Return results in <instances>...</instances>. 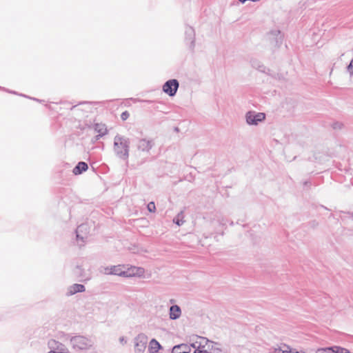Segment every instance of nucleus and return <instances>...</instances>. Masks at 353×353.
<instances>
[{
  "mask_svg": "<svg viewBox=\"0 0 353 353\" xmlns=\"http://www.w3.org/2000/svg\"><path fill=\"white\" fill-rule=\"evenodd\" d=\"M100 272L104 274H112L123 277H130L141 275L144 270L141 268L132 267L128 270H123V265H117L108 267H101Z\"/></svg>",
  "mask_w": 353,
  "mask_h": 353,
  "instance_id": "1",
  "label": "nucleus"
},
{
  "mask_svg": "<svg viewBox=\"0 0 353 353\" xmlns=\"http://www.w3.org/2000/svg\"><path fill=\"white\" fill-rule=\"evenodd\" d=\"M130 139L123 136L117 134L114 138V151L116 155L123 159L127 160L129 157Z\"/></svg>",
  "mask_w": 353,
  "mask_h": 353,
  "instance_id": "2",
  "label": "nucleus"
},
{
  "mask_svg": "<svg viewBox=\"0 0 353 353\" xmlns=\"http://www.w3.org/2000/svg\"><path fill=\"white\" fill-rule=\"evenodd\" d=\"M66 339L70 341L73 350L76 351H83L90 350L93 344V341L88 337L83 335H76L72 336L69 334L65 335Z\"/></svg>",
  "mask_w": 353,
  "mask_h": 353,
  "instance_id": "3",
  "label": "nucleus"
},
{
  "mask_svg": "<svg viewBox=\"0 0 353 353\" xmlns=\"http://www.w3.org/2000/svg\"><path fill=\"white\" fill-rule=\"evenodd\" d=\"M148 338L143 333L138 334L134 339L135 353H143L148 343Z\"/></svg>",
  "mask_w": 353,
  "mask_h": 353,
  "instance_id": "4",
  "label": "nucleus"
},
{
  "mask_svg": "<svg viewBox=\"0 0 353 353\" xmlns=\"http://www.w3.org/2000/svg\"><path fill=\"white\" fill-rule=\"evenodd\" d=\"M265 119V114L262 112H255L249 111L245 114L246 122L248 125H256L259 122L263 121Z\"/></svg>",
  "mask_w": 353,
  "mask_h": 353,
  "instance_id": "5",
  "label": "nucleus"
},
{
  "mask_svg": "<svg viewBox=\"0 0 353 353\" xmlns=\"http://www.w3.org/2000/svg\"><path fill=\"white\" fill-rule=\"evenodd\" d=\"M179 87V83L176 79H170L167 81L163 85V91L170 97H174Z\"/></svg>",
  "mask_w": 353,
  "mask_h": 353,
  "instance_id": "6",
  "label": "nucleus"
},
{
  "mask_svg": "<svg viewBox=\"0 0 353 353\" xmlns=\"http://www.w3.org/2000/svg\"><path fill=\"white\" fill-rule=\"evenodd\" d=\"M185 41L189 48L193 51L195 47V32L192 27L186 26L185 30Z\"/></svg>",
  "mask_w": 353,
  "mask_h": 353,
  "instance_id": "7",
  "label": "nucleus"
},
{
  "mask_svg": "<svg viewBox=\"0 0 353 353\" xmlns=\"http://www.w3.org/2000/svg\"><path fill=\"white\" fill-rule=\"evenodd\" d=\"M154 142L152 140H148L146 139H141L138 141L137 147V149L141 152H149L150 150L154 146Z\"/></svg>",
  "mask_w": 353,
  "mask_h": 353,
  "instance_id": "8",
  "label": "nucleus"
},
{
  "mask_svg": "<svg viewBox=\"0 0 353 353\" xmlns=\"http://www.w3.org/2000/svg\"><path fill=\"white\" fill-rule=\"evenodd\" d=\"M205 341V345H207L206 350L209 352V353H222L223 350L221 348V345L217 342H214L210 341L209 339H203Z\"/></svg>",
  "mask_w": 353,
  "mask_h": 353,
  "instance_id": "9",
  "label": "nucleus"
},
{
  "mask_svg": "<svg viewBox=\"0 0 353 353\" xmlns=\"http://www.w3.org/2000/svg\"><path fill=\"white\" fill-rule=\"evenodd\" d=\"M88 233V226L87 224H81L78 226L76 230V236L77 240L84 241L87 239V234Z\"/></svg>",
  "mask_w": 353,
  "mask_h": 353,
  "instance_id": "10",
  "label": "nucleus"
},
{
  "mask_svg": "<svg viewBox=\"0 0 353 353\" xmlns=\"http://www.w3.org/2000/svg\"><path fill=\"white\" fill-rule=\"evenodd\" d=\"M94 130L98 134L94 137V141H98L101 137L108 133L106 125L103 123H94Z\"/></svg>",
  "mask_w": 353,
  "mask_h": 353,
  "instance_id": "11",
  "label": "nucleus"
},
{
  "mask_svg": "<svg viewBox=\"0 0 353 353\" xmlns=\"http://www.w3.org/2000/svg\"><path fill=\"white\" fill-rule=\"evenodd\" d=\"M191 346L194 347V345H188L185 343L174 345L172 347V353H190Z\"/></svg>",
  "mask_w": 353,
  "mask_h": 353,
  "instance_id": "12",
  "label": "nucleus"
},
{
  "mask_svg": "<svg viewBox=\"0 0 353 353\" xmlns=\"http://www.w3.org/2000/svg\"><path fill=\"white\" fill-rule=\"evenodd\" d=\"M85 288L82 284L75 283L68 287L66 292L67 296H72L77 292H85Z\"/></svg>",
  "mask_w": 353,
  "mask_h": 353,
  "instance_id": "13",
  "label": "nucleus"
},
{
  "mask_svg": "<svg viewBox=\"0 0 353 353\" xmlns=\"http://www.w3.org/2000/svg\"><path fill=\"white\" fill-rule=\"evenodd\" d=\"M181 315V307L177 305H173L170 307L169 316L172 320L178 319Z\"/></svg>",
  "mask_w": 353,
  "mask_h": 353,
  "instance_id": "14",
  "label": "nucleus"
},
{
  "mask_svg": "<svg viewBox=\"0 0 353 353\" xmlns=\"http://www.w3.org/2000/svg\"><path fill=\"white\" fill-rule=\"evenodd\" d=\"M162 347L161 344L154 339H152L150 343L148 346V352L150 353H157L158 351L161 349Z\"/></svg>",
  "mask_w": 353,
  "mask_h": 353,
  "instance_id": "15",
  "label": "nucleus"
},
{
  "mask_svg": "<svg viewBox=\"0 0 353 353\" xmlns=\"http://www.w3.org/2000/svg\"><path fill=\"white\" fill-rule=\"evenodd\" d=\"M49 347L57 352H63L65 350V345L55 340H50L48 342Z\"/></svg>",
  "mask_w": 353,
  "mask_h": 353,
  "instance_id": "16",
  "label": "nucleus"
},
{
  "mask_svg": "<svg viewBox=\"0 0 353 353\" xmlns=\"http://www.w3.org/2000/svg\"><path fill=\"white\" fill-rule=\"evenodd\" d=\"M88 164L83 161H80L77 163V165L73 169V173L75 175H78L81 174L83 172H85L88 170Z\"/></svg>",
  "mask_w": 353,
  "mask_h": 353,
  "instance_id": "17",
  "label": "nucleus"
},
{
  "mask_svg": "<svg viewBox=\"0 0 353 353\" xmlns=\"http://www.w3.org/2000/svg\"><path fill=\"white\" fill-rule=\"evenodd\" d=\"M250 64L252 68L258 70L259 71L261 72H265V67L264 65L258 59H250Z\"/></svg>",
  "mask_w": 353,
  "mask_h": 353,
  "instance_id": "18",
  "label": "nucleus"
},
{
  "mask_svg": "<svg viewBox=\"0 0 353 353\" xmlns=\"http://www.w3.org/2000/svg\"><path fill=\"white\" fill-rule=\"evenodd\" d=\"M341 347L339 346H332L330 347L322 348L319 350V353H338L340 352L339 350H341Z\"/></svg>",
  "mask_w": 353,
  "mask_h": 353,
  "instance_id": "19",
  "label": "nucleus"
},
{
  "mask_svg": "<svg viewBox=\"0 0 353 353\" xmlns=\"http://www.w3.org/2000/svg\"><path fill=\"white\" fill-rule=\"evenodd\" d=\"M183 212L181 211L173 219V222L179 226H181L185 222L183 220Z\"/></svg>",
  "mask_w": 353,
  "mask_h": 353,
  "instance_id": "20",
  "label": "nucleus"
},
{
  "mask_svg": "<svg viewBox=\"0 0 353 353\" xmlns=\"http://www.w3.org/2000/svg\"><path fill=\"white\" fill-rule=\"evenodd\" d=\"M148 210L150 212H154L156 210L155 203L153 201L150 202L147 206Z\"/></svg>",
  "mask_w": 353,
  "mask_h": 353,
  "instance_id": "21",
  "label": "nucleus"
},
{
  "mask_svg": "<svg viewBox=\"0 0 353 353\" xmlns=\"http://www.w3.org/2000/svg\"><path fill=\"white\" fill-rule=\"evenodd\" d=\"M129 117H130V113L128 111H124L121 114V119L123 121L127 120L129 118Z\"/></svg>",
  "mask_w": 353,
  "mask_h": 353,
  "instance_id": "22",
  "label": "nucleus"
},
{
  "mask_svg": "<svg viewBox=\"0 0 353 353\" xmlns=\"http://www.w3.org/2000/svg\"><path fill=\"white\" fill-rule=\"evenodd\" d=\"M347 70L351 75L353 74V59L350 61L349 65H347Z\"/></svg>",
  "mask_w": 353,
  "mask_h": 353,
  "instance_id": "23",
  "label": "nucleus"
},
{
  "mask_svg": "<svg viewBox=\"0 0 353 353\" xmlns=\"http://www.w3.org/2000/svg\"><path fill=\"white\" fill-rule=\"evenodd\" d=\"M203 339H208L205 337H200L199 344L203 347L207 348V345H205V341Z\"/></svg>",
  "mask_w": 353,
  "mask_h": 353,
  "instance_id": "24",
  "label": "nucleus"
},
{
  "mask_svg": "<svg viewBox=\"0 0 353 353\" xmlns=\"http://www.w3.org/2000/svg\"><path fill=\"white\" fill-rule=\"evenodd\" d=\"M274 353H290L288 350H283L281 349H276Z\"/></svg>",
  "mask_w": 353,
  "mask_h": 353,
  "instance_id": "25",
  "label": "nucleus"
},
{
  "mask_svg": "<svg viewBox=\"0 0 353 353\" xmlns=\"http://www.w3.org/2000/svg\"><path fill=\"white\" fill-rule=\"evenodd\" d=\"M340 352L338 353H350V351L344 347H341V350H339Z\"/></svg>",
  "mask_w": 353,
  "mask_h": 353,
  "instance_id": "26",
  "label": "nucleus"
},
{
  "mask_svg": "<svg viewBox=\"0 0 353 353\" xmlns=\"http://www.w3.org/2000/svg\"><path fill=\"white\" fill-rule=\"evenodd\" d=\"M119 341L121 343H126V340L125 339V338L123 336L120 337Z\"/></svg>",
  "mask_w": 353,
  "mask_h": 353,
  "instance_id": "27",
  "label": "nucleus"
},
{
  "mask_svg": "<svg viewBox=\"0 0 353 353\" xmlns=\"http://www.w3.org/2000/svg\"><path fill=\"white\" fill-rule=\"evenodd\" d=\"M48 353H68V352H57V351H54V350H51V351H50Z\"/></svg>",
  "mask_w": 353,
  "mask_h": 353,
  "instance_id": "28",
  "label": "nucleus"
},
{
  "mask_svg": "<svg viewBox=\"0 0 353 353\" xmlns=\"http://www.w3.org/2000/svg\"><path fill=\"white\" fill-rule=\"evenodd\" d=\"M194 353H205V352H203V351H201V350H196L194 352Z\"/></svg>",
  "mask_w": 353,
  "mask_h": 353,
  "instance_id": "29",
  "label": "nucleus"
},
{
  "mask_svg": "<svg viewBox=\"0 0 353 353\" xmlns=\"http://www.w3.org/2000/svg\"><path fill=\"white\" fill-rule=\"evenodd\" d=\"M170 302H171V303H174V299H171V300H170Z\"/></svg>",
  "mask_w": 353,
  "mask_h": 353,
  "instance_id": "30",
  "label": "nucleus"
},
{
  "mask_svg": "<svg viewBox=\"0 0 353 353\" xmlns=\"http://www.w3.org/2000/svg\"><path fill=\"white\" fill-rule=\"evenodd\" d=\"M178 130H179L178 128H176L175 131H178Z\"/></svg>",
  "mask_w": 353,
  "mask_h": 353,
  "instance_id": "31",
  "label": "nucleus"
},
{
  "mask_svg": "<svg viewBox=\"0 0 353 353\" xmlns=\"http://www.w3.org/2000/svg\"><path fill=\"white\" fill-rule=\"evenodd\" d=\"M352 218H353V213H352Z\"/></svg>",
  "mask_w": 353,
  "mask_h": 353,
  "instance_id": "32",
  "label": "nucleus"
}]
</instances>
